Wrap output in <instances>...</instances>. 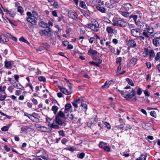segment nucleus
Returning <instances> with one entry per match:
<instances>
[{"instance_id": "1", "label": "nucleus", "mask_w": 160, "mask_h": 160, "mask_svg": "<svg viewBox=\"0 0 160 160\" xmlns=\"http://www.w3.org/2000/svg\"><path fill=\"white\" fill-rule=\"evenodd\" d=\"M142 55L145 57L149 56L150 59L155 58V60H159L160 58V52H158L155 55L153 50H149L147 48H144V50L142 53Z\"/></svg>"}, {"instance_id": "2", "label": "nucleus", "mask_w": 160, "mask_h": 160, "mask_svg": "<svg viewBox=\"0 0 160 160\" xmlns=\"http://www.w3.org/2000/svg\"><path fill=\"white\" fill-rule=\"evenodd\" d=\"M112 25L114 26L120 28H124L127 26V23L123 19L121 18H118L116 17L113 18L112 20Z\"/></svg>"}, {"instance_id": "3", "label": "nucleus", "mask_w": 160, "mask_h": 160, "mask_svg": "<svg viewBox=\"0 0 160 160\" xmlns=\"http://www.w3.org/2000/svg\"><path fill=\"white\" fill-rule=\"evenodd\" d=\"M86 26L88 28L91 29L94 32H98L99 31V25L98 21L96 20L92 23L86 24Z\"/></svg>"}, {"instance_id": "4", "label": "nucleus", "mask_w": 160, "mask_h": 160, "mask_svg": "<svg viewBox=\"0 0 160 160\" xmlns=\"http://www.w3.org/2000/svg\"><path fill=\"white\" fill-rule=\"evenodd\" d=\"M47 28H48L40 30L39 33L41 36H44L48 37H50L52 35L53 32L49 27Z\"/></svg>"}, {"instance_id": "5", "label": "nucleus", "mask_w": 160, "mask_h": 160, "mask_svg": "<svg viewBox=\"0 0 160 160\" xmlns=\"http://www.w3.org/2000/svg\"><path fill=\"white\" fill-rule=\"evenodd\" d=\"M26 14L28 16V17L27 18V22L31 23L32 25H36L37 23V20H35L36 18H34L31 16V12H27Z\"/></svg>"}, {"instance_id": "6", "label": "nucleus", "mask_w": 160, "mask_h": 160, "mask_svg": "<svg viewBox=\"0 0 160 160\" xmlns=\"http://www.w3.org/2000/svg\"><path fill=\"white\" fill-rule=\"evenodd\" d=\"M119 0H110L109 1L105 3L106 7L109 8H113L115 5V4L118 3Z\"/></svg>"}, {"instance_id": "7", "label": "nucleus", "mask_w": 160, "mask_h": 160, "mask_svg": "<svg viewBox=\"0 0 160 160\" xmlns=\"http://www.w3.org/2000/svg\"><path fill=\"white\" fill-rule=\"evenodd\" d=\"M123 97L126 99L130 101L135 102L137 100L135 95L130 93H128L126 95H125Z\"/></svg>"}, {"instance_id": "8", "label": "nucleus", "mask_w": 160, "mask_h": 160, "mask_svg": "<svg viewBox=\"0 0 160 160\" xmlns=\"http://www.w3.org/2000/svg\"><path fill=\"white\" fill-rule=\"evenodd\" d=\"M49 45L47 43H44L42 44L38 48L36 49L37 51L39 53L44 50H46L49 48Z\"/></svg>"}, {"instance_id": "9", "label": "nucleus", "mask_w": 160, "mask_h": 160, "mask_svg": "<svg viewBox=\"0 0 160 160\" xmlns=\"http://www.w3.org/2000/svg\"><path fill=\"white\" fill-rule=\"evenodd\" d=\"M35 127L38 130L43 132H48L50 131L49 128L38 124H36Z\"/></svg>"}, {"instance_id": "10", "label": "nucleus", "mask_w": 160, "mask_h": 160, "mask_svg": "<svg viewBox=\"0 0 160 160\" xmlns=\"http://www.w3.org/2000/svg\"><path fill=\"white\" fill-rule=\"evenodd\" d=\"M68 15L69 18L74 20L75 21H77L78 20L77 13L72 11H70L68 12Z\"/></svg>"}, {"instance_id": "11", "label": "nucleus", "mask_w": 160, "mask_h": 160, "mask_svg": "<svg viewBox=\"0 0 160 160\" xmlns=\"http://www.w3.org/2000/svg\"><path fill=\"white\" fill-rule=\"evenodd\" d=\"M88 52L89 55L92 56L93 59L96 60L97 59L96 56H97L98 54V52L97 51L93 50L91 48H90L88 50Z\"/></svg>"}, {"instance_id": "12", "label": "nucleus", "mask_w": 160, "mask_h": 160, "mask_svg": "<svg viewBox=\"0 0 160 160\" xmlns=\"http://www.w3.org/2000/svg\"><path fill=\"white\" fill-rule=\"evenodd\" d=\"M131 33L133 36L135 37H138L141 34L139 32V30L138 29H131Z\"/></svg>"}, {"instance_id": "13", "label": "nucleus", "mask_w": 160, "mask_h": 160, "mask_svg": "<svg viewBox=\"0 0 160 160\" xmlns=\"http://www.w3.org/2000/svg\"><path fill=\"white\" fill-rule=\"evenodd\" d=\"M67 117H68L71 120L73 121H76L78 118V117L76 114H73V113L68 114L67 115Z\"/></svg>"}, {"instance_id": "14", "label": "nucleus", "mask_w": 160, "mask_h": 160, "mask_svg": "<svg viewBox=\"0 0 160 160\" xmlns=\"http://www.w3.org/2000/svg\"><path fill=\"white\" fill-rule=\"evenodd\" d=\"M139 26L141 29H142L143 31H147V28L148 27V25L146 23L142 22L139 25Z\"/></svg>"}, {"instance_id": "15", "label": "nucleus", "mask_w": 160, "mask_h": 160, "mask_svg": "<svg viewBox=\"0 0 160 160\" xmlns=\"http://www.w3.org/2000/svg\"><path fill=\"white\" fill-rule=\"evenodd\" d=\"M128 45L131 48H134L136 46V43L134 40H129L128 42Z\"/></svg>"}, {"instance_id": "16", "label": "nucleus", "mask_w": 160, "mask_h": 160, "mask_svg": "<svg viewBox=\"0 0 160 160\" xmlns=\"http://www.w3.org/2000/svg\"><path fill=\"white\" fill-rule=\"evenodd\" d=\"M59 88L61 92L66 95H70L71 93V92L68 91L67 89L65 88L59 87Z\"/></svg>"}, {"instance_id": "17", "label": "nucleus", "mask_w": 160, "mask_h": 160, "mask_svg": "<svg viewBox=\"0 0 160 160\" xmlns=\"http://www.w3.org/2000/svg\"><path fill=\"white\" fill-rule=\"evenodd\" d=\"M96 9L99 12L102 13H105L106 12V9L103 7H101L100 5H96Z\"/></svg>"}, {"instance_id": "18", "label": "nucleus", "mask_w": 160, "mask_h": 160, "mask_svg": "<svg viewBox=\"0 0 160 160\" xmlns=\"http://www.w3.org/2000/svg\"><path fill=\"white\" fill-rule=\"evenodd\" d=\"M39 25L40 27L44 28H47L49 27V26H48V23L42 21L41 20H40L39 21Z\"/></svg>"}, {"instance_id": "19", "label": "nucleus", "mask_w": 160, "mask_h": 160, "mask_svg": "<svg viewBox=\"0 0 160 160\" xmlns=\"http://www.w3.org/2000/svg\"><path fill=\"white\" fill-rule=\"evenodd\" d=\"M5 66L7 68H12V63L11 61H5L4 62Z\"/></svg>"}, {"instance_id": "20", "label": "nucleus", "mask_w": 160, "mask_h": 160, "mask_svg": "<svg viewBox=\"0 0 160 160\" xmlns=\"http://www.w3.org/2000/svg\"><path fill=\"white\" fill-rule=\"evenodd\" d=\"M112 82V80L106 81L105 83L102 86V88L103 89H105L109 87L111 83V82Z\"/></svg>"}, {"instance_id": "21", "label": "nucleus", "mask_w": 160, "mask_h": 160, "mask_svg": "<svg viewBox=\"0 0 160 160\" xmlns=\"http://www.w3.org/2000/svg\"><path fill=\"white\" fill-rule=\"evenodd\" d=\"M56 123L59 125H62L63 123V122L61 118L58 116L56 117Z\"/></svg>"}, {"instance_id": "22", "label": "nucleus", "mask_w": 160, "mask_h": 160, "mask_svg": "<svg viewBox=\"0 0 160 160\" xmlns=\"http://www.w3.org/2000/svg\"><path fill=\"white\" fill-rule=\"evenodd\" d=\"M72 108V105L70 103H67L65 106L64 113H67Z\"/></svg>"}, {"instance_id": "23", "label": "nucleus", "mask_w": 160, "mask_h": 160, "mask_svg": "<svg viewBox=\"0 0 160 160\" xmlns=\"http://www.w3.org/2000/svg\"><path fill=\"white\" fill-rule=\"evenodd\" d=\"M102 61H99L98 62H95L94 61L90 62V63L91 65H93L94 66L99 67L100 65L102 63Z\"/></svg>"}, {"instance_id": "24", "label": "nucleus", "mask_w": 160, "mask_h": 160, "mask_svg": "<svg viewBox=\"0 0 160 160\" xmlns=\"http://www.w3.org/2000/svg\"><path fill=\"white\" fill-rule=\"evenodd\" d=\"M32 128H30L27 126H24L21 128V130L23 132H25L27 133V132L28 131H29L31 130Z\"/></svg>"}, {"instance_id": "25", "label": "nucleus", "mask_w": 160, "mask_h": 160, "mask_svg": "<svg viewBox=\"0 0 160 160\" xmlns=\"http://www.w3.org/2000/svg\"><path fill=\"white\" fill-rule=\"evenodd\" d=\"M120 13L121 15L123 16V17L125 18H128V17H129V14L130 13L127 12L126 11H121L120 12Z\"/></svg>"}, {"instance_id": "26", "label": "nucleus", "mask_w": 160, "mask_h": 160, "mask_svg": "<svg viewBox=\"0 0 160 160\" xmlns=\"http://www.w3.org/2000/svg\"><path fill=\"white\" fill-rule=\"evenodd\" d=\"M31 16H32L33 18L36 19L37 18L38 14L37 12L33 10L32 11V12H31Z\"/></svg>"}, {"instance_id": "27", "label": "nucleus", "mask_w": 160, "mask_h": 160, "mask_svg": "<svg viewBox=\"0 0 160 160\" xmlns=\"http://www.w3.org/2000/svg\"><path fill=\"white\" fill-rule=\"evenodd\" d=\"M106 31L109 34L114 33V30L111 27H107L106 28Z\"/></svg>"}, {"instance_id": "28", "label": "nucleus", "mask_w": 160, "mask_h": 160, "mask_svg": "<svg viewBox=\"0 0 160 160\" xmlns=\"http://www.w3.org/2000/svg\"><path fill=\"white\" fill-rule=\"evenodd\" d=\"M158 38H157L153 39L152 40V42L154 45L156 46L157 47L158 46Z\"/></svg>"}, {"instance_id": "29", "label": "nucleus", "mask_w": 160, "mask_h": 160, "mask_svg": "<svg viewBox=\"0 0 160 160\" xmlns=\"http://www.w3.org/2000/svg\"><path fill=\"white\" fill-rule=\"evenodd\" d=\"M117 63H119V66H118L117 69L116 70V72H118L120 71L122 68L121 61H117L116 62Z\"/></svg>"}, {"instance_id": "30", "label": "nucleus", "mask_w": 160, "mask_h": 160, "mask_svg": "<svg viewBox=\"0 0 160 160\" xmlns=\"http://www.w3.org/2000/svg\"><path fill=\"white\" fill-rule=\"evenodd\" d=\"M129 6H131V4L129 3H127L126 4L125 6H123L121 8V10H122L125 11H128V10L127 9V8H128V7Z\"/></svg>"}, {"instance_id": "31", "label": "nucleus", "mask_w": 160, "mask_h": 160, "mask_svg": "<svg viewBox=\"0 0 160 160\" xmlns=\"http://www.w3.org/2000/svg\"><path fill=\"white\" fill-rule=\"evenodd\" d=\"M136 61H130L129 63H128V65L129 66H133L136 64Z\"/></svg>"}, {"instance_id": "32", "label": "nucleus", "mask_w": 160, "mask_h": 160, "mask_svg": "<svg viewBox=\"0 0 160 160\" xmlns=\"http://www.w3.org/2000/svg\"><path fill=\"white\" fill-rule=\"evenodd\" d=\"M58 108L56 106H53L52 108V110L53 111V112L55 114H56L58 110Z\"/></svg>"}, {"instance_id": "33", "label": "nucleus", "mask_w": 160, "mask_h": 160, "mask_svg": "<svg viewBox=\"0 0 160 160\" xmlns=\"http://www.w3.org/2000/svg\"><path fill=\"white\" fill-rule=\"evenodd\" d=\"M126 81L128 82V83L130 85H131L132 86H134V84L133 83L132 81L129 78H127L126 79Z\"/></svg>"}, {"instance_id": "34", "label": "nucleus", "mask_w": 160, "mask_h": 160, "mask_svg": "<svg viewBox=\"0 0 160 160\" xmlns=\"http://www.w3.org/2000/svg\"><path fill=\"white\" fill-rule=\"evenodd\" d=\"M19 40L20 41H22V42L25 43H26L28 44H29V42L27 41V40L22 37L21 38H19Z\"/></svg>"}, {"instance_id": "35", "label": "nucleus", "mask_w": 160, "mask_h": 160, "mask_svg": "<svg viewBox=\"0 0 160 160\" xmlns=\"http://www.w3.org/2000/svg\"><path fill=\"white\" fill-rule=\"evenodd\" d=\"M102 123L104 126L107 127V128L110 129L111 128V126L109 123L103 122H102Z\"/></svg>"}, {"instance_id": "36", "label": "nucleus", "mask_w": 160, "mask_h": 160, "mask_svg": "<svg viewBox=\"0 0 160 160\" xmlns=\"http://www.w3.org/2000/svg\"><path fill=\"white\" fill-rule=\"evenodd\" d=\"M80 6L83 8H85L86 7V5L85 2L83 1H81L80 2L79 4Z\"/></svg>"}, {"instance_id": "37", "label": "nucleus", "mask_w": 160, "mask_h": 160, "mask_svg": "<svg viewBox=\"0 0 160 160\" xmlns=\"http://www.w3.org/2000/svg\"><path fill=\"white\" fill-rule=\"evenodd\" d=\"M50 126L51 127L55 129H58L59 128L58 125L54 123H51L50 124Z\"/></svg>"}, {"instance_id": "38", "label": "nucleus", "mask_w": 160, "mask_h": 160, "mask_svg": "<svg viewBox=\"0 0 160 160\" xmlns=\"http://www.w3.org/2000/svg\"><path fill=\"white\" fill-rule=\"evenodd\" d=\"M7 36L13 41H17V38L14 36H12L9 33H8V35Z\"/></svg>"}, {"instance_id": "39", "label": "nucleus", "mask_w": 160, "mask_h": 160, "mask_svg": "<svg viewBox=\"0 0 160 160\" xmlns=\"http://www.w3.org/2000/svg\"><path fill=\"white\" fill-rule=\"evenodd\" d=\"M132 18L133 19V20L134 22H135L137 20L138 18V16L137 15L133 14L129 16V18Z\"/></svg>"}, {"instance_id": "40", "label": "nucleus", "mask_w": 160, "mask_h": 160, "mask_svg": "<svg viewBox=\"0 0 160 160\" xmlns=\"http://www.w3.org/2000/svg\"><path fill=\"white\" fill-rule=\"evenodd\" d=\"M53 6L55 8H59V6L58 4V3L56 1H54V2L53 4Z\"/></svg>"}, {"instance_id": "41", "label": "nucleus", "mask_w": 160, "mask_h": 160, "mask_svg": "<svg viewBox=\"0 0 160 160\" xmlns=\"http://www.w3.org/2000/svg\"><path fill=\"white\" fill-rule=\"evenodd\" d=\"M58 116L62 118H64L65 117V114L62 111H59L58 113Z\"/></svg>"}, {"instance_id": "42", "label": "nucleus", "mask_w": 160, "mask_h": 160, "mask_svg": "<svg viewBox=\"0 0 160 160\" xmlns=\"http://www.w3.org/2000/svg\"><path fill=\"white\" fill-rule=\"evenodd\" d=\"M17 11L19 12L21 14H22L23 12V10L21 6H18L17 8Z\"/></svg>"}, {"instance_id": "43", "label": "nucleus", "mask_w": 160, "mask_h": 160, "mask_svg": "<svg viewBox=\"0 0 160 160\" xmlns=\"http://www.w3.org/2000/svg\"><path fill=\"white\" fill-rule=\"evenodd\" d=\"M38 79L40 81L43 82H45L46 81L45 78L43 76H39L38 77Z\"/></svg>"}, {"instance_id": "44", "label": "nucleus", "mask_w": 160, "mask_h": 160, "mask_svg": "<svg viewBox=\"0 0 160 160\" xmlns=\"http://www.w3.org/2000/svg\"><path fill=\"white\" fill-rule=\"evenodd\" d=\"M3 13L2 10L0 12V21L3 22L4 21V18L3 17Z\"/></svg>"}, {"instance_id": "45", "label": "nucleus", "mask_w": 160, "mask_h": 160, "mask_svg": "<svg viewBox=\"0 0 160 160\" xmlns=\"http://www.w3.org/2000/svg\"><path fill=\"white\" fill-rule=\"evenodd\" d=\"M81 106L83 107L85 111H86L87 107V104L84 102H82Z\"/></svg>"}, {"instance_id": "46", "label": "nucleus", "mask_w": 160, "mask_h": 160, "mask_svg": "<svg viewBox=\"0 0 160 160\" xmlns=\"http://www.w3.org/2000/svg\"><path fill=\"white\" fill-rule=\"evenodd\" d=\"M105 146L106 143L102 142H100L99 144V147L102 148H103L104 147V146Z\"/></svg>"}, {"instance_id": "47", "label": "nucleus", "mask_w": 160, "mask_h": 160, "mask_svg": "<svg viewBox=\"0 0 160 160\" xmlns=\"http://www.w3.org/2000/svg\"><path fill=\"white\" fill-rule=\"evenodd\" d=\"M85 155V154L83 152L80 153L79 155H78V157L80 159H82L84 158Z\"/></svg>"}, {"instance_id": "48", "label": "nucleus", "mask_w": 160, "mask_h": 160, "mask_svg": "<svg viewBox=\"0 0 160 160\" xmlns=\"http://www.w3.org/2000/svg\"><path fill=\"white\" fill-rule=\"evenodd\" d=\"M147 31L148 33L151 34L153 32V28H149V26L147 28Z\"/></svg>"}, {"instance_id": "49", "label": "nucleus", "mask_w": 160, "mask_h": 160, "mask_svg": "<svg viewBox=\"0 0 160 160\" xmlns=\"http://www.w3.org/2000/svg\"><path fill=\"white\" fill-rule=\"evenodd\" d=\"M150 114L151 116L154 118H156L157 117V114L154 111H151L150 113Z\"/></svg>"}, {"instance_id": "50", "label": "nucleus", "mask_w": 160, "mask_h": 160, "mask_svg": "<svg viewBox=\"0 0 160 160\" xmlns=\"http://www.w3.org/2000/svg\"><path fill=\"white\" fill-rule=\"evenodd\" d=\"M147 156L143 154H141L139 157V159L140 160H146Z\"/></svg>"}, {"instance_id": "51", "label": "nucleus", "mask_w": 160, "mask_h": 160, "mask_svg": "<svg viewBox=\"0 0 160 160\" xmlns=\"http://www.w3.org/2000/svg\"><path fill=\"white\" fill-rule=\"evenodd\" d=\"M108 48H109V51L113 53L115 52V49L112 46H109V47H108Z\"/></svg>"}, {"instance_id": "52", "label": "nucleus", "mask_w": 160, "mask_h": 160, "mask_svg": "<svg viewBox=\"0 0 160 160\" xmlns=\"http://www.w3.org/2000/svg\"><path fill=\"white\" fill-rule=\"evenodd\" d=\"M9 127L7 126H5L1 128V130L2 131H8V130Z\"/></svg>"}, {"instance_id": "53", "label": "nucleus", "mask_w": 160, "mask_h": 160, "mask_svg": "<svg viewBox=\"0 0 160 160\" xmlns=\"http://www.w3.org/2000/svg\"><path fill=\"white\" fill-rule=\"evenodd\" d=\"M6 96L5 95L1 94L0 96V101L4 100L6 98Z\"/></svg>"}, {"instance_id": "54", "label": "nucleus", "mask_w": 160, "mask_h": 160, "mask_svg": "<svg viewBox=\"0 0 160 160\" xmlns=\"http://www.w3.org/2000/svg\"><path fill=\"white\" fill-rule=\"evenodd\" d=\"M6 88L5 86H3V87L0 86V92H4Z\"/></svg>"}, {"instance_id": "55", "label": "nucleus", "mask_w": 160, "mask_h": 160, "mask_svg": "<svg viewBox=\"0 0 160 160\" xmlns=\"http://www.w3.org/2000/svg\"><path fill=\"white\" fill-rule=\"evenodd\" d=\"M103 148L104 150L107 152H109L110 150V148L109 147L105 146H104Z\"/></svg>"}, {"instance_id": "56", "label": "nucleus", "mask_w": 160, "mask_h": 160, "mask_svg": "<svg viewBox=\"0 0 160 160\" xmlns=\"http://www.w3.org/2000/svg\"><path fill=\"white\" fill-rule=\"evenodd\" d=\"M74 101L77 104H78L81 102L82 103V100L80 98H79L78 99L75 100Z\"/></svg>"}, {"instance_id": "57", "label": "nucleus", "mask_w": 160, "mask_h": 160, "mask_svg": "<svg viewBox=\"0 0 160 160\" xmlns=\"http://www.w3.org/2000/svg\"><path fill=\"white\" fill-rule=\"evenodd\" d=\"M146 64L148 69H150L151 68L152 64L150 62H147L146 63Z\"/></svg>"}, {"instance_id": "58", "label": "nucleus", "mask_w": 160, "mask_h": 160, "mask_svg": "<svg viewBox=\"0 0 160 160\" xmlns=\"http://www.w3.org/2000/svg\"><path fill=\"white\" fill-rule=\"evenodd\" d=\"M68 142V140L66 138H63L61 140V142L63 144H65Z\"/></svg>"}, {"instance_id": "59", "label": "nucleus", "mask_w": 160, "mask_h": 160, "mask_svg": "<svg viewBox=\"0 0 160 160\" xmlns=\"http://www.w3.org/2000/svg\"><path fill=\"white\" fill-rule=\"evenodd\" d=\"M135 22L136 24L138 27H139V25L140 24V23L142 22L140 21V20L139 19H138L137 21L136 20Z\"/></svg>"}, {"instance_id": "60", "label": "nucleus", "mask_w": 160, "mask_h": 160, "mask_svg": "<svg viewBox=\"0 0 160 160\" xmlns=\"http://www.w3.org/2000/svg\"><path fill=\"white\" fill-rule=\"evenodd\" d=\"M94 40H95V38H94L92 37V38H90L88 39V41H89V42L91 44H92Z\"/></svg>"}, {"instance_id": "61", "label": "nucleus", "mask_w": 160, "mask_h": 160, "mask_svg": "<svg viewBox=\"0 0 160 160\" xmlns=\"http://www.w3.org/2000/svg\"><path fill=\"white\" fill-rule=\"evenodd\" d=\"M32 102L34 105H37L38 104V102L37 100L35 98H33L32 100Z\"/></svg>"}, {"instance_id": "62", "label": "nucleus", "mask_w": 160, "mask_h": 160, "mask_svg": "<svg viewBox=\"0 0 160 160\" xmlns=\"http://www.w3.org/2000/svg\"><path fill=\"white\" fill-rule=\"evenodd\" d=\"M52 15L54 17H57L58 15H57V11L56 10H54L53 11H52Z\"/></svg>"}, {"instance_id": "63", "label": "nucleus", "mask_w": 160, "mask_h": 160, "mask_svg": "<svg viewBox=\"0 0 160 160\" xmlns=\"http://www.w3.org/2000/svg\"><path fill=\"white\" fill-rule=\"evenodd\" d=\"M59 133L60 135L64 136L65 135L64 132L63 130H61L58 132Z\"/></svg>"}, {"instance_id": "64", "label": "nucleus", "mask_w": 160, "mask_h": 160, "mask_svg": "<svg viewBox=\"0 0 160 160\" xmlns=\"http://www.w3.org/2000/svg\"><path fill=\"white\" fill-rule=\"evenodd\" d=\"M155 28H158L159 27H160V23L159 22H157L155 23L154 26Z\"/></svg>"}]
</instances>
